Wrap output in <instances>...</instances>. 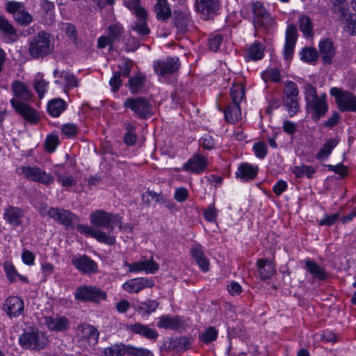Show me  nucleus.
I'll return each instance as SVG.
<instances>
[{
    "mask_svg": "<svg viewBox=\"0 0 356 356\" xmlns=\"http://www.w3.org/2000/svg\"><path fill=\"white\" fill-rule=\"evenodd\" d=\"M305 99L306 102V111L312 120L318 122L323 118L328 111L326 94L318 95L316 88L308 83L305 87Z\"/></svg>",
    "mask_w": 356,
    "mask_h": 356,
    "instance_id": "obj_1",
    "label": "nucleus"
},
{
    "mask_svg": "<svg viewBox=\"0 0 356 356\" xmlns=\"http://www.w3.org/2000/svg\"><path fill=\"white\" fill-rule=\"evenodd\" d=\"M54 50V40L51 33L40 31L31 38L29 54L34 59L43 58Z\"/></svg>",
    "mask_w": 356,
    "mask_h": 356,
    "instance_id": "obj_2",
    "label": "nucleus"
},
{
    "mask_svg": "<svg viewBox=\"0 0 356 356\" xmlns=\"http://www.w3.org/2000/svg\"><path fill=\"white\" fill-rule=\"evenodd\" d=\"M47 343L46 334L33 327L26 328L19 337V343L24 349L40 350L45 348Z\"/></svg>",
    "mask_w": 356,
    "mask_h": 356,
    "instance_id": "obj_3",
    "label": "nucleus"
},
{
    "mask_svg": "<svg viewBox=\"0 0 356 356\" xmlns=\"http://www.w3.org/2000/svg\"><path fill=\"white\" fill-rule=\"evenodd\" d=\"M17 175L24 178L45 186L51 185L54 181V176L36 165H22L16 169Z\"/></svg>",
    "mask_w": 356,
    "mask_h": 356,
    "instance_id": "obj_4",
    "label": "nucleus"
},
{
    "mask_svg": "<svg viewBox=\"0 0 356 356\" xmlns=\"http://www.w3.org/2000/svg\"><path fill=\"white\" fill-rule=\"evenodd\" d=\"M123 106L129 108L140 119H147L154 115V106L150 100L145 97L127 98Z\"/></svg>",
    "mask_w": 356,
    "mask_h": 356,
    "instance_id": "obj_5",
    "label": "nucleus"
},
{
    "mask_svg": "<svg viewBox=\"0 0 356 356\" xmlns=\"http://www.w3.org/2000/svg\"><path fill=\"white\" fill-rule=\"evenodd\" d=\"M252 11L253 13V24L256 29H267L275 26V19L265 8L261 2L255 1L252 3Z\"/></svg>",
    "mask_w": 356,
    "mask_h": 356,
    "instance_id": "obj_6",
    "label": "nucleus"
},
{
    "mask_svg": "<svg viewBox=\"0 0 356 356\" xmlns=\"http://www.w3.org/2000/svg\"><path fill=\"white\" fill-rule=\"evenodd\" d=\"M330 95L335 97L338 108L341 112H356V95L348 90L332 88Z\"/></svg>",
    "mask_w": 356,
    "mask_h": 356,
    "instance_id": "obj_7",
    "label": "nucleus"
},
{
    "mask_svg": "<svg viewBox=\"0 0 356 356\" xmlns=\"http://www.w3.org/2000/svg\"><path fill=\"white\" fill-rule=\"evenodd\" d=\"M74 296L75 299L81 302H99L106 299V293L97 286L90 285H81L77 287Z\"/></svg>",
    "mask_w": 356,
    "mask_h": 356,
    "instance_id": "obj_8",
    "label": "nucleus"
},
{
    "mask_svg": "<svg viewBox=\"0 0 356 356\" xmlns=\"http://www.w3.org/2000/svg\"><path fill=\"white\" fill-rule=\"evenodd\" d=\"M90 220L92 225L97 227H102L112 231L114 225L120 222L117 215L106 212L102 209H97L90 214Z\"/></svg>",
    "mask_w": 356,
    "mask_h": 356,
    "instance_id": "obj_9",
    "label": "nucleus"
},
{
    "mask_svg": "<svg viewBox=\"0 0 356 356\" xmlns=\"http://www.w3.org/2000/svg\"><path fill=\"white\" fill-rule=\"evenodd\" d=\"M124 30L122 24L115 22L107 28V35H102L97 39V46L104 49L106 46L112 47L115 42L119 41L124 34Z\"/></svg>",
    "mask_w": 356,
    "mask_h": 356,
    "instance_id": "obj_10",
    "label": "nucleus"
},
{
    "mask_svg": "<svg viewBox=\"0 0 356 356\" xmlns=\"http://www.w3.org/2000/svg\"><path fill=\"white\" fill-rule=\"evenodd\" d=\"M6 10L12 14L15 20L22 26H28L33 21L32 15L26 10L22 3L9 1L6 4Z\"/></svg>",
    "mask_w": 356,
    "mask_h": 356,
    "instance_id": "obj_11",
    "label": "nucleus"
},
{
    "mask_svg": "<svg viewBox=\"0 0 356 356\" xmlns=\"http://www.w3.org/2000/svg\"><path fill=\"white\" fill-rule=\"evenodd\" d=\"M179 67L180 63L177 57H168L163 60H156L153 63L154 72L160 76L172 74L177 72Z\"/></svg>",
    "mask_w": 356,
    "mask_h": 356,
    "instance_id": "obj_12",
    "label": "nucleus"
},
{
    "mask_svg": "<svg viewBox=\"0 0 356 356\" xmlns=\"http://www.w3.org/2000/svg\"><path fill=\"white\" fill-rule=\"evenodd\" d=\"M10 102L14 110L28 122L36 124L40 120L39 113L29 104L15 98Z\"/></svg>",
    "mask_w": 356,
    "mask_h": 356,
    "instance_id": "obj_13",
    "label": "nucleus"
},
{
    "mask_svg": "<svg viewBox=\"0 0 356 356\" xmlns=\"http://www.w3.org/2000/svg\"><path fill=\"white\" fill-rule=\"evenodd\" d=\"M76 229L79 232L84 234L86 236H90L95 238L97 241L109 245L115 243V238L106 232L100 230L97 228H92L91 227L86 225H78Z\"/></svg>",
    "mask_w": 356,
    "mask_h": 356,
    "instance_id": "obj_14",
    "label": "nucleus"
},
{
    "mask_svg": "<svg viewBox=\"0 0 356 356\" xmlns=\"http://www.w3.org/2000/svg\"><path fill=\"white\" fill-rule=\"evenodd\" d=\"M71 262L83 274L90 275L98 272L97 264L86 254L74 255Z\"/></svg>",
    "mask_w": 356,
    "mask_h": 356,
    "instance_id": "obj_15",
    "label": "nucleus"
},
{
    "mask_svg": "<svg viewBox=\"0 0 356 356\" xmlns=\"http://www.w3.org/2000/svg\"><path fill=\"white\" fill-rule=\"evenodd\" d=\"M48 216L58 223L64 225L67 229L72 227V223L76 219V215L70 210L58 207H51L47 212Z\"/></svg>",
    "mask_w": 356,
    "mask_h": 356,
    "instance_id": "obj_16",
    "label": "nucleus"
},
{
    "mask_svg": "<svg viewBox=\"0 0 356 356\" xmlns=\"http://www.w3.org/2000/svg\"><path fill=\"white\" fill-rule=\"evenodd\" d=\"M208 165L209 161L206 156L195 153L184 164L183 170L186 172L198 175L203 172Z\"/></svg>",
    "mask_w": 356,
    "mask_h": 356,
    "instance_id": "obj_17",
    "label": "nucleus"
},
{
    "mask_svg": "<svg viewBox=\"0 0 356 356\" xmlns=\"http://www.w3.org/2000/svg\"><path fill=\"white\" fill-rule=\"evenodd\" d=\"M76 336L82 342L93 346L98 342L99 332L93 325L84 323L77 326Z\"/></svg>",
    "mask_w": 356,
    "mask_h": 356,
    "instance_id": "obj_18",
    "label": "nucleus"
},
{
    "mask_svg": "<svg viewBox=\"0 0 356 356\" xmlns=\"http://www.w3.org/2000/svg\"><path fill=\"white\" fill-rule=\"evenodd\" d=\"M3 309L10 318L19 317L24 311V301L19 296H9L4 301Z\"/></svg>",
    "mask_w": 356,
    "mask_h": 356,
    "instance_id": "obj_19",
    "label": "nucleus"
},
{
    "mask_svg": "<svg viewBox=\"0 0 356 356\" xmlns=\"http://www.w3.org/2000/svg\"><path fill=\"white\" fill-rule=\"evenodd\" d=\"M154 282L147 277H137L130 279L122 285V289L130 293H138L145 288H152Z\"/></svg>",
    "mask_w": 356,
    "mask_h": 356,
    "instance_id": "obj_20",
    "label": "nucleus"
},
{
    "mask_svg": "<svg viewBox=\"0 0 356 356\" xmlns=\"http://www.w3.org/2000/svg\"><path fill=\"white\" fill-rule=\"evenodd\" d=\"M44 323L49 330L56 332H65L70 327L69 319L58 314L44 317Z\"/></svg>",
    "mask_w": 356,
    "mask_h": 356,
    "instance_id": "obj_21",
    "label": "nucleus"
},
{
    "mask_svg": "<svg viewBox=\"0 0 356 356\" xmlns=\"http://www.w3.org/2000/svg\"><path fill=\"white\" fill-rule=\"evenodd\" d=\"M24 211L19 207L14 206H8L3 211V219L12 227L16 228L23 222Z\"/></svg>",
    "mask_w": 356,
    "mask_h": 356,
    "instance_id": "obj_22",
    "label": "nucleus"
},
{
    "mask_svg": "<svg viewBox=\"0 0 356 356\" xmlns=\"http://www.w3.org/2000/svg\"><path fill=\"white\" fill-rule=\"evenodd\" d=\"M318 56H321L325 65H330L336 54V49L332 40L330 38H325L318 44Z\"/></svg>",
    "mask_w": 356,
    "mask_h": 356,
    "instance_id": "obj_23",
    "label": "nucleus"
},
{
    "mask_svg": "<svg viewBox=\"0 0 356 356\" xmlns=\"http://www.w3.org/2000/svg\"><path fill=\"white\" fill-rule=\"evenodd\" d=\"M129 268V272L138 273L145 271L147 274H154L159 268V264L152 259L129 264L124 263Z\"/></svg>",
    "mask_w": 356,
    "mask_h": 356,
    "instance_id": "obj_24",
    "label": "nucleus"
},
{
    "mask_svg": "<svg viewBox=\"0 0 356 356\" xmlns=\"http://www.w3.org/2000/svg\"><path fill=\"white\" fill-rule=\"evenodd\" d=\"M184 325V321L181 316L162 315L158 318L156 326L165 330H177Z\"/></svg>",
    "mask_w": 356,
    "mask_h": 356,
    "instance_id": "obj_25",
    "label": "nucleus"
},
{
    "mask_svg": "<svg viewBox=\"0 0 356 356\" xmlns=\"http://www.w3.org/2000/svg\"><path fill=\"white\" fill-rule=\"evenodd\" d=\"M11 90L13 92L15 99H19L23 102L31 100L33 93L27 85L19 80H15L11 83Z\"/></svg>",
    "mask_w": 356,
    "mask_h": 356,
    "instance_id": "obj_26",
    "label": "nucleus"
},
{
    "mask_svg": "<svg viewBox=\"0 0 356 356\" xmlns=\"http://www.w3.org/2000/svg\"><path fill=\"white\" fill-rule=\"evenodd\" d=\"M259 172L257 165H254L249 163H241L236 172V177L242 181H249L256 178Z\"/></svg>",
    "mask_w": 356,
    "mask_h": 356,
    "instance_id": "obj_27",
    "label": "nucleus"
},
{
    "mask_svg": "<svg viewBox=\"0 0 356 356\" xmlns=\"http://www.w3.org/2000/svg\"><path fill=\"white\" fill-rule=\"evenodd\" d=\"M173 22L179 33L186 32L191 24L190 13L186 10H175Z\"/></svg>",
    "mask_w": 356,
    "mask_h": 356,
    "instance_id": "obj_28",
    "label": "nucleus"
},
{
    "mask_svg": "<svg viewBox=\"0 0 356 356\" xmlns=\"http://www.w3.org/2000/svg\"><path fill=\"white\" fill-rule=\"evenodd\" d=\"M129 330L134 334H139L150 340H156L159 333L155 329L150 328L147 325L140 323L129 325Z\"/></svg>",
    "mask_w": 356,
    "mask_h": 356,
    "instance_id": "obj_29",
    "label": "nucleus"
},
{
    "mask_svg": "<svg viewBox=\"0 0 356 356\" xmlns=\"http://www.w3.org/2000/svg\"><path fill=\"white\" fill-rule=\"evenodd\" d=\"M258 272L261 280L270 278L275 273V266L273 261L266 259H259L257 261Z\"/></svg>",
    "mask_w": 356,
    "mask_h": 356,
    "instance_id": "obj_30",
    "label": "nucleus"
},
{
    "mask_svg": "<svg viewBox=\"0 0 356 356\" xmlns=\"http://www.w3.org/2000/svg\"><path fill=\"white\" fill-rule=\"evenodd\" d=\"M191 253L202 270L204 272L208 271L209 262L204 255L202 245L197 243L194 244L191 248Z\"/></svg>",
    "mask_w": 356,
    "mask_h": 356,
    "instance_id": "obj_31",
    "label": "nucleus"
},
{
    "mask_svg": "<svg viewBox=\"0 0 356 356\" xmlns=\"http://www.w3.org/2000/svg\"><path fill=\"white\" fill-rule=\"evenodd\" d=\"M225 120L232 124L237 122L241 119V111L239 104L230 103L223 110Z\"/></svg>",
    "mask_w": 356,
    "mask_h": 356,
    "instance_id": "obj_32",
    "label": "nucleus"
},
{
    "mask_svg": "<svg viewBox=\"0 0 356 356\" xmlns=\"http://www.w3.org/2000/svg\"><path fill=\"white\" fill-rule=\"evenodd\" d=\"M195 5L197 11L204 15L215 13L219 6L218 0H195Z\"/></svg>",
    "mask_w": 356,
    "mask_h": 356,
    "instance_id": "obj_33",
    "label": "nucleus"
},
{
    "mask_svg": "<svg viewBox=\"0 0 356 356\" xmlns=\"http://www.w3.org/2000/svg\"><path fill=\"white\" fill-rule=\"evenodd\" d=\"M142 201L145 206L149 207H154L159 202H163L167 207H170L168 203L166 202L161 194L157 193L153 191L148 190L143 193L142 195Z\"/></svg>",
    "mask_w": 356,
    "mask_h": 356,
    "instance_id": "obj_34",
    "label": "nucleus"
},
{
    "mask_svg": "<svg viewBox=\"0 0 356 356\" xmlns=\"http://www.w3.org/2000/svg\"><path fill=\"white\" fill-rule=\"evenodd\" d=\"M154 11L157 19L166 21L172 15L170 4L167 0H157L154 5Z\"/></svg>",
    "mask_w": 356,
    "mask_h": 356,
    "instance_id": "obj_35",
    "label": "nucleus"
},
{
    "mask_svg": "<svg viewBox=\"0 0 356 356\" xmlns=\"http://www.w3.org/2000/svg\"><path fill=\"white\" fill-rule=\"evenodd\" d=\"M339 140L337 138H331L321 147L319 152L316 154V158L319 161H323L328 158L334 148L339 143Z\"/></svg>",
    "mask_w": 356,
    "mask_h": 356,
    "instance_id": "obj_36",
    "label": "nucleus"
},
{
    "mask_svg": "<svg viewBox=\"0 0 356 356\" xmlns=\"http://www.w3.org/2000/svg\"><path fill=\"white\" fill-rule=\"evenodd\" d=\"M131 30L136 32L139 38H144L150 33V29L146 22V17H138L130 26Z\"/></svg>",
    "mask_w": 356,
    "mask_h": 356,
    "instance_id": "obj_37",
    "label": "nucleus"
},
{
    "mask_svg": "<svg viewBox=\"0 0 356 356\" xmlns=\"http://www.w3.org/2000/svg\"><path fill=\"white\" fill-rule=\"evenodd\" d=\"M124 127L126 132L123 137V142L127 146H133L136 143L138 138L136 134V124L131 122H126L124 124Z\"/></svg>",
    "mask_w": 356,
    "mask_h": 356,
    "instance_id": "obj_38",
    "label": "nucleus"
},
{
    "mask_svg": "<svg viewBox=\"0 0 356 356\" xmlns=\"http://www.w3.org/2000/svg\"><path fill=\"white\" fill-rule=\"evenodd\" d=\"M66 102L61 99H55L49 102L47 111L52 117H58L65 109Z\"/></svg>",
    "mask_w": 356,
    "mask_h": 356,
    "instance_id": "obj_39",
    "label": "nucleus"
},
{
    "mask_svg": "<svg viewBox=\"0 0 356 356\" xmlns=\"http://www.w3.org/2000/svg\"><path fill=\"white\" fill-rule=\"evenodd\" d=\"M146 77L142 73H138L129 79V86L132 94L138 93L145 85Z\"/></svg>",
    "mask_w": 356,
    "mask_h": 356,
    "instance_id": "obj_40",
    "label": "nucleus"
},
{
    "mask_svg": "<svg viewBox=\"0 0 356 356\" xmlns=\"http://www.w3.org/2000/svg\"><path fill=\"white\" fill-rule=\"evenodd\" d=\"M305 267L307 270L315 277L323 280L327 278V274L323 268L317 263L311 260L305 261Z\"/></svg>",
    "mask_w": 356,
    "mask_h": 356,
    "instance_id": "obj_41",
    "label": "nucleus"
},
{
    "mask_svg": "<svg viewBox=\"0 0 356 356\" xmlns=\"http://www.w3.org/2000/svg\"><path fill=\"white\" fill-rule=\"evenodd\" d=\"M124 5L137 17H147V12L140 5V0H124Z\"/></svg>",
    "mask_w": 356,
    "mask_h": 356,
    "instance_id": "obj_42",
    "label": "nucleus"
},
{
    "mask_svg": "<svg viewBox=\"0 0 356 356\" xmlns=\"http://www.w3.org/2000/svg\"><path fill=\"white\" fill-rule=\"evenodd\" d=\"M128 346L123 343H115L107 347L104 350V356L128 355Z\"/></svg>",
    "mask_w": 356,
    "mask_h": 356,
    "instance_id": "obj_43",
    "label": "nucleus"
},
{
    "mask_svg": "<svg viewBox=\"0 0 356 356\" xmlns=\"http://www.w3.org/2000/svg\"><path fill=\"white\" fill-rule=\"evenodd\" d=\"M264 46L259 42L255 41L248 50L247 56L252 60H260L264 56Z\"/></svg>",
    "mask_w": 356,
    "mask_h": 356,
    "instance_id": "obj_44",
    "label": "nucleus"
},
{
    "mask_svg": "<svg viewBox=\"0 0 356 356\" xmlns=\"http://www.w3.org/2000/svg\"><path fill=\"white\" fill-rule=\"evenodd\" d=\"M159 307V302L156 300H147L140 302L136 306V310L144 315H149L154 312Z\"/></svg>",
    "mask_w": 356,
    "mask_h": 356,
    "instance_id": "obj_45",
    "label": "nucleus"
},
{
    "mask_svg": "<svg viewBox=\"0 0 356 356\" xmlns=\"http://www.w3.org/2000/svg\"><path fill=\"white\" fill-rule=\"evenodd\" d=\"M299 29L307 38L313 35V24L309 17L302 15L299 17Z\"/></svg>",
    "mask_w": 356,
    "mask_h": 356,
    "instance_id": "obj_46",
    "label": "nucleus"
},
{
    "mask_svg": "<svg viewBox=\"0 0 356 356\" xmlns=\"http://www.w3.org/2000/svg\"><path fill=\"white\" fill-rule=\"evenodd\" d=\"M316 170L312 165H302L300 166H295L293 172L297 178H301L305 175L307 178H312Z\"/></svg>",
    "mask_w": 356,
    "mask_h": 356,
    "instance_id": "obj_47",
    "label": "nucleus"
},
{
    "mask_svg": "<svg viewBox=\"0 0 356 356\" xmlns=\"http://www.w3.org/2000/svg\"><path fill=\"white\" fill-rule=\"evenodd\" d=\"M245 95L244 86L241 84H235L230 88V96L232 97V103L240 104L241 100Z\"/></svg>",
    "mask_w": 356,
    "mask_h": 356,
    "instance_id": "obj_48",
    "label": "nucleus"
},
{
    "mask_svg": "<svg viewBox=\"0 0 356 356\" xmlns=\"http://www.w3.org/2000/svg\"><path fill=\"white\" fill-rule=\"evenodd\" d=\"M261 77L266 83L269 81L277 83L281 80L280 72L277 68H269L264 70L261 73Z\"/></svg>",
    "mask_w": 356,
    "mask_h": 356,
    "instance_id": "obj_49",
    "label": "nucleus"
},
{
    "mask_svg": "<svg viewBox=\"0 0 356 356\" xmlns=\"http://www.w3.org/2000/svg\"><path fill=\"white\" fill-rule=\"evenodd\" d=\"M299 90L296 83L289 81L285 83L283 99L298 98Z\"/></svg>",
    "mask_w": 356,
    "mask_h": 356,
    "instance_id": "obj_50",
    "label": "nucleus"
},
{
    "mask_svg": "<svg viewBox=\"0 0 356 356\" xmlns=\"http://www.w3.org/2000/svg\"><path fill=\"white\" fill-rule=\"evenodd\" d=\"M318 56L317 50L312 47H305L300 52L301 59L307 63L315 62Z\"/></svg>",
    "mask_w": 356,
    "mask_h": 356,
    "instance_id": "obj_51",
    "label": "nucleus"
},
{
    "mask_svg": "<svg viewBox=\"0 0 356 356\" xmlns=\"http://www.w3.org/2000/svg\"><path fill=\"white\" fill-rule=\"evenodd\" d=\"M47 86L48 82L43 79L42 75L41 74H38L33 82V87L38 92L39 98L41 99L43 97Z\"/></svg>",
    "mask_w": 356,
    "mask_h": 356,
    "instance_id": "obj_52",
    "label": "nucleus"
},
{
    "mask_svg": "<svg viewBox=\"0 0 356 356\" xmlns=\"http://www.w3.org/2000/svg\"><path fill=\"white\" fill-rule=\"evenodd\" d=\"M40 8L44 15L49 17L50 19L52 18L55 10V5L54 2L49 0H40Z\"/></svg>",
    "mask_w": 356,
    "mask_h": 356,
    "instance_id": "obj_53",
    "label": "nucleus"
},
{
    "mask_svg": "<svg viewBox=\"0 0 356 356\" xmlns=\"http://www.w3.org/2000/svg\"><path fill=\"white\" fill-rule=\"evenodd\" d=\"M341 21L346 23L344 31L351 35H355L356 34V15L352 13Z\"/></svg>",
    "mask_w": 356,
    "mask_h": 356,
    "instance_id": "obj_54",
    "label": "nucleus"
},
{
    "mask_svg": "<svg viewBox=\"0 0 356 356\" xmlns=\"http://www.w3.org/2000/svg\"><path fill=\"white\" fill-rule=\"evenodd\" d=\"M57 177V181L61 184L63 187L68 188L74 186L76 184V181L71 175L60 174L58 172L56 173Z\"/></svg>",
    "mask_w": 356,
    "mask_h": 356,
    "instance_id": "obj_55",
    "label": "nucleus"
},
{
    "mask_svg": "<svg viewBox=\"0 0 356 356\" xmlns=\"http://www.w3.org/2000/svg\"><path fill=\"white\" fill-rule=\"evenodd\" d=\"M218 336V331L213 327H208L204 333L199 336L200 340L204 343H209L215 341Z\"/></svg>",
    "mask_w": 356,
    "mask_h": 356,
    "instance_id": "obj_56",
    "label": "nucleus"
},
{
    "mask_svg": "<svg viewBox=\"0 0 356 356\" xmlns=\"http://www.w3.org/2000/svg\"><path fill=\"white\" fill-rule=\"evenodd\" d=\"M332 11L338 15V19L340 21L343 20L344 18L351 14L349 13V6L348 3H342V5L341 6H335L334 7H332Z\"/></svg>",
    "mask_w": 356,
    "mask_h": 356,
    "instance_id": "obj_57",
    "label": "nucleus"
},
{
    "mask_svg": "<svg viewBox=\"0 0 356 356\" xmlns=\"http://www.w3.org/2000/svg\"><path fill=\"white\" fill-rule=\"evenodd\" d=\"M284 105L291 116L294 115L298 111V98L283 99Z\"/></svg>",
    "mask_w": 356,
    "mask_h": 356,
    "instance_id": "obj_58",
    "label": "nucleus"
},
{
    "mask_svg": "<svg viewBox=\"0 0 356 356\" xmlns=\"http://www.w3.org/2000/svg\"><path fill=\"white\" fill-rule=\"evenodd\" d=\"M0 30L10 35H15L16 30L3 16L0 15Z\"/></svg>",
    "mask_w": 356,
    "mask_h": 356,
    "instance_id": "obj_59",
    "label": "nucleus"
},
{
    "mask_svg": "<svg viewBox=\"0 0 356 356\" xmlns=\"http://www.w3.org/2000/svg\"><path fill=\"white\" fill-rule=\"evenodd\" d=\"M222 41V35L220 34H216L209 37L207 44L211 51H216L220 48Z\"/></svg>",
    "mask_w": 356,
    "mask_h": 356,
    "instance_id": "obj_60",
    "label": "nucleus"
},
{
    "mask_svg": "<svg viewBox=\"0 0 356 356\" xmlns=\"http://www.w3.org/2000/svg\"><path fill=\"white\" fill-rule=\"evenodd\" d=\"M340 216L339 212L330 215L326 214L318 222V224L320 226H332L339 220Z\"/></svg>",
    "mask_w": 356,
    "mask_h": 356,
    "instance_id": "obj_61",
    "label": "nucleus"
},
{
    "mask_svg": "<svg viewBox=\"0 0 356 356\" xmlns=\"http://www.w3.org/2000/svg\"><path fill=\"white\" fill-rule=\"evenodd\" d=\"M173 346L180 350H186L191 347V342L188 337H180L176 339L173 342Z\"/></svg>",
    "mask_w": 356,
    "mask_h": 356,
    "instance_id": "obj_62",
    "label": "nucleus"
},
{
    "mask_svg": "<svg viewBox=\"0 0 356 356\" xmlns=\"http://www.w3.org/2000/svg\"><path fill=\"white\" fill-rule=\"evenodd\" d=\"M253 151L257 158L263 159L267 154L268 147L265 143L258 142L254 145Z\"/></svg>",
    "mask_w": 356,
    "mask_h": 356,
    "instance_id": "obj_63",
    "label": "nucleus"
},
{
    "mask_svg": "<svg viewBox=\"0 0 356 356\" xmlns=\"http://www.w3.org/2000/svg\"><path fill=\"white\" fill-rule=\"evenodd\" d=\"M128 356H154L153 353L145 348L128 346Z\"/></svg>",
    "mask_w": 356,
    "mask_h": 356,
    "instance_id": "obj_64",
    "label": "nucleus"
}]
</instances>
